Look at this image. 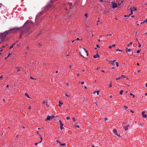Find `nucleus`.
<instances>
[{"label":"nucleus","instance_id":"f257e3e1","mask_svg":"<svg viewBox=\"0 0 147 147\" xmlns=\"http://www.w3.org/2000/svg\"><path fill=\"white\" fill-rule=\"evenodd\" d=\"M33 23V22L30 20H28L24 24V29L22 30L20 34L19 38H21L22 35L26 36L29 34L31 32L29 30L31 25Z\"/></svg>","mask_w":147,"mask_h":147},{"label":"nucleus","instance_id":"f03ea898","mask_svg":"<svg viewBox=\"0 0 147 147\" xmlns=\"http://www.w3.org/2000/svg\"><path fill=\"white\" fill-rule=\"evenodd\" d=\"M18 29L17 28H14L7 30L3 33L0 34V39L1 40L2 42H3L4 39L6 35L9 34L16 33Z\"/></svg>","mask_w":147,"mask_h":147},{"label":"nucleus","instance_id":"7ed1b4c3","mask_svg":"<svg viewBox=\"0 0 147 147\" xmlns=\"http://www.w3.org/2000/svg\"><path fill=\"white\" fill-rule=\"evenodd\" d=\"M84 51L82 52L81 53L80 52V54L83 57L85 58V55H86L87 56H88V53L87 51L85 49H84Z\"/></svg>","mask_w":147,"mask_h":147},{"label":"nucleus","instance_id":"20e7f679","mask_svg":"<svg viewBox=\"0 0 147 147\" xmlns=\"http://www.w3.org/2000/svg\"><path fill=\"white\" fill-rule=\"evenodd\" d=\"M52 7V6L50 5H48L47 6H46L44 9V12H47L48 10Z\"/></svg>","mask_w":147,"mask_h":147},{"label":"nucleus","instance_id":"39448f33","mask_svg":"<svg viewBox=\"0 0 147 147\" xmlns=\"http://www.w3.org/2000/svg\"><path fill=\"white\" fill-rule=\"evenodd\" d=\"M113 132L117 136H118V137H120V135H118L117 134V130L116 129H114L113 130Z\"/></svg>","mask_w":147,"mask_h":147},{"label":"nucleus","instance_id":"423d86ee","mask_svg":"<svg viewBox=\"0 0 147 147\" xmlns=\"http://www.w3.org/2000/svg\"><path fill=\"white\" fill-rule=\"evenodd\" d=\"M145 113V112L144 111H143L142 112V117L144 118H146L147 117V115L145 114H144V113Z\"/></svg>","mask_w":147,"mask_h":147},{"label":"nucleus","instance_id":"0eeeda50","mask_svg":"<svg viewBox=\"0 0 147 147\" xmlns=\"http://www.w3.org/2000/svg\"><path fill=\"white\" fill-rule=\"evenodd\" d=\"M117 7V4H116L115 3H113V4L112 5V8H114L116 7Z\"/></svg>","mask_w":147,"mask_h":147},{"label":"nucleus","instance_id":"6e6552de","mask_svg":"<svg viewBox=\"0 0 147 147\" xmlns=\"http://www.w3.org/2000/svg\"><path fill=\"white\" fill-rule=\"evenodd\" d=\"M130 9L131 11V13L130 14H129L128 16H125V17H129L131 15H132L133 14V11L132 10V9Z\"/></svg>","mask_w":147,"mask_h":147},{"label":"nucleus","instance_id":"1a4fd4ad","mask_svg":"<svg viewBox=\"0 0 147 147\" xmlns=\"http://www.w3.org/2000/svg\"><path fill=\"white\" fill-rule=\"evenodd\" d=\"M129 125H128L126 126L123 127L124 128V129L125 131H127L128 129V127H129Z\"/></svg>","mask_w":147,"mask_h":147},{"label":"nucleus","instance_id":"9d476101","mask_svg":"<svg viewBox=\"0 0 147 147\" xmlns=\"http://www.w3.org/2000/svg\"><path fill=\"white\" fill-rule=\"evenodd\" d=\"M100 57V56L99 55L97 54L96 55H94L93 57L94 58H99Z\"/></svg>","mask_w":147,"mask_h":147},{"label":"nucleus","instance_id":"9b49d317","mask_svg":"<svg viewBox=\"0 0 147 147\" xmlns=\"http://www.w3.org/2000/svg\"><path fill=\"white\" fill-rule=\"evenodd\" d=\"M116 61V60H114L113 61H110V63L112 65H114V63Z\"/></svg>","mask_w":147,"mask_h":147},{"label":"nucleus","instance_id":"f8f14e48","mask_svg":"<svg viewBox=\"0 0 147 147\" xmlns=\"http://www.w3.org/2000/svg\"><path fill=\"white\" fill-rule=\"evenodd\" d=\"M125 50H126V52H130L131 51V49H128L127 48H126Z\"/></svg>","mask_w":147,"mask_h":147},{"label":"nucleus","instance_id":"ddd939ff","mask_svg":"<svg viewBox=\"0 0 147 147\" xmlns=\"http://www.w3.org/2000/svg\"><path fill=\"white\" fill-rule=\"evenodd\" d=\"M40 20H38L35 23H36V25H38L39 23L40 22Z\"/></svg>","mask_w":147,"mask_h":147},{"label":"nucleus","instance_id":"4468645a","mask_svg":"<svg viewBox=\"0 0 147 147\" xmlns=\"http://www.w3.org/2000/svg\"><path fill=\"white\" fill-rule=\"evenodd\" d=\"M50 117L49 115H48L47 116V119H46V120L48 121L50 120Z\"/></svg>","mask_w":147,"mask_h":147},{"label":"nucleus","instance_id":"2eb2a0df","mask_svg":"<svg viewBox=\"0 0 147 147\" xmlns=\"http://www.w3.org/2000/svg\"><path fill=\"white\" fill-rule=\"evenodd\" d=\"M115 44H114L111 46H110L109 47V49H111L112 47H115Z\"/></svg>","mask_w":147,"mask_h":147},{"label":"nucleus","instance_id":"dca6fc26","mask_svg":"<svg viewBox=\"0 0 147 147\" xmlns=\"http://www.w3.org/2000/svg\"><path fill=\"white\" fill-rule=\"evenodd\" d=\"M130 9H132V10L133 11H136V9L135 8V7H133L132 8H130Z\"/></svg>","mask_w":147,"mask_h":147},{"label":"nucleus","instance_id":"f3484780","mask_svg":"<svg viewBox=\"0 0 147 147\" xmlns=\"http://www.w3.org/2000/svg\"><path fill=\"white\" fill-rule=\"evenodd\" d=\"M123 1H121V3H118V5L119 6V5H121V6H122L123 5V4H122V3H123Z\"/></svg>","mask_w":147,"mask_h":147},{"label":"nucleus","instance_id":"a211bd4d","mask_svg":"<svg viewBox=\"0 0 147 147\" xmlns=\"http://www.w3.org/2000/svg\"><path fill=\"white\" fill-rule=\"evenodd\" d=\"M20 67H16V68L17 70L18 71H19L20 70Z\"/></svg>","mask_w":147,"mask_h":147},{"label":"nucleus","instance_id":"6ab92c4d","mask_svg":"<svg viewBox=\"0 0 147 147\" xmlns=\"http://www.w3.org/2000/svg\"><path fill=\"white\" fill-rule=\"evenodd\" d=\"M25 95L28 98H29L30 97L28 94L27 93H25Z\"/></svg>","mask_w":147,"mask_h":147},{"label":"nucleus","instance_id":"aec40b11","mask_svg":"<svg viewBox=\"0 0 147 147\" xmlns=\"http://www.w3.org/2000/svg\"><path fill=\"white\" fill-rule=\"evenodd\" d=\"M59 106L60 107H61V106L62 104H63V102L61 103V101H59Z\"/></svg>","mask_w":147,"mask_h":147},{"label":"nucleus","instance_id":"412c9836","mask_svg":"<svg viewBox=\"0 0 147 147\" xmlns=\"http://www.w3.org/2000/svg\"><path fill=\"white\" fill-rule=\"evenodd\" d=\"M123 92V90H121L119 92V94L121 95H122Z\"/></svg>","mask_w":147,"mask_h":147},{"label":"nucleus","instance_id":"4be33fe9","mask_svg":"<svg viewBox=\"0 0 147 147\" xmlns=\"http://www.w3.org/2000/svg\"><path fill=\"white\" fill-rule=\"evenodd\" d=\"M60 145L62 146H64L66 145V144L65 143L61 144L60 143Z\"/></svg>","mask_w":147,"mask_h":147},{"label":"nucleus","instance_id":"5701e85b","mask_svg":"<svg viewBox=\"0 0 147 147\" xmlns=\"http://www.w3.org/2000/svg\"><path fill=\"white\" fill-rule=\"evenodd\" d=\"M50 117L51 119H53L55 117L53 115H52L51 116H50Z\"/></svg>","mask_w":147,"mask_h":147},{"label":"nucleus","instance_id":"b1692460","mask_svg":"<svg viewBox=\"0 0 147 147\" xmlns=\"http://www.w3.org/2000/svg\"><path fill=\"white\" fill-rule=\"evenodd\" d=\"M63 125H60V129L61 130H62L64 129V127H63Z\"/></svg>","mask_w":147,"mask_h":147},{"label":"nucleus","instance_id":"393cba45","mask_svg":"<svg viewBox=\"0 0 147 147\" xmlns=\"http://www.w3.org/2000/svg\"><path fill=\"white\" fill-rule=\"evenodd\" d=\"M59 122L60 123V125H63V124L62 123H61V120H59Z\"/></svg>","mask_w":147,"mask_h":147},{"label":"nucleus","instance_id":"a878e982","mask_svg":"<svg viewBox=\"0 0 147 147\" xmlns=\"http://www.w3.org/2000/svg\"><path fill=\"white\" fill-rule=\"evenodd\" d=\"M130 95H131V96H132L133 98H134L135 97V96L134 94H133L132 93H130Z\"/></svg>","mask_w":147,"mask_h":147},{"label":"nucleus","instance_id":"bb28decb","mask_svg":"<svg viewBox=\"0 0 147 147\" xmlns=\"http://www.w3.org/2000/svg\"><path fill=\"white\" fill-rule=\"evenodd\" d=\"M125 77H126L125 76V75H122L121 76L120 78H125Z\"/></svg>","mask_w":147,"mask_h":147},{"label":"nucleus","instance_id":"cd10ccee","mask_svg":"<svg viewBox=\"0 0 147 147\" xmlns=\"http://www.w3.org/2000/svg\"><path fill=\"white\" fill-rule=\"evenodd\" d=\"M43 13H44L43 11H41L40 13V14L39 15L40 16V15H42L43 14Z\"/></svg>","mask_w":147,"mask_h":147},{"label":"nucleus","instance_id":"c85d7f7f","mask_svg":"<svg viewBox=\"0 0 147 147\" xmlns=\"http://www.w3.org/2000/svg\"><path fill=\"white\" fill-rule=\"evenodd\" d=\"M115 64L117 67L119 66V63L117 62H115Z\"/></svg>","mask_w":147,"mask_h":147},{"label":"nucleus","instance_id":"c756f323","mask_svg":"<svg viewBox=\"0 0 147 147\" xmlns=\"http://www.w3.org/2000/svg\"><path fill=\"white\" fill-rule=\"evenodd\" d=\"M40 140H41L40 142H39V143H41L42 142V137H40Z\"/></svg>","mask_w":147,"mask_h":147},{"label":"nucleus","instance_id":"7c9ffc66","mask_svg":"<svg viewBox=\"0 0 147 147\" xmlns=\"http://www.w3.org/2000/svg\"><path fill=\"white\" fill-rule=\"evenodd\" d=\"M46 105H47V107H49V105H48V103H47V101H46Z\"/></svg>","mask_w":147,"mask_h":147},{"label":"nucleus","instance_id":"2f4dec72","mask_svg":"<svg viewBox=\"0 0 147 147\" xmlns=\"http://www.w3.org/2000/svg\"><path fill=\"white\" fill-rule=\"evenodd\" d=\"M146 22V23H147V18L146 19V20H145L144 21V22ZM143 23V22H142L141 23V24H142Z\"/></svg>","mask_w":147,"mask_h":147},{"label":"nucleus","instance_id":"473e14b6","mask_svg":"<svg viewBox=\"0 0 147 147\" xmlns=\"http://www.w3.org/2000/svg\"><path fill=\"white\" fill-rule=\"evenodd\" d=\"M75 127H77L78 128H79V126L78 125H75Z\"/></svg>","mask_w":147,"mask_h":147},{"label":"nucleus","instance_id":"72a5a7b5","mask_svg":"<svg viewBox=\"0 0 147 147\" xmlns=\"http://www.w3.org/2000/svg\"><path fill=\"white\" fill-rule=\"evenodd\" d=\"M55 0H51L50 2L51 3H53V2L55 1Z\"/></svg>","mask_w":147,"mask_h":147},{"label":"nucleus","instance_id":"f704fd0d","mask_svg":"<svg viewBox=\"0 0 147 147\" xmlns=\"http://www.w3.org/2000/svg\"><path fill=\"white\" fill-rule=\"evenodd\" d=\"M116 51H121V50H120V49H117L116 50Z\"/></svg>","mask_w":147,"mask_h":147},{"label":"nucleus","instance_id":"c9c22d12","mask_svg":"<svg viewBox=\"0 0 147 147\" xmlns=\"http://www.w3.org/2000/svg\"><path fill=\"white\" fill-rule=\"evenodd\" d=\"M124 108L126 109L127 108V107L126 106H125L124 107Z\"/></svg>","mask_w":147,"mask_h":147},{"label":"nucleus","instance_id":"e433bc0d","mask_svg":"<svg viewBox=\"0 0 147 147\" xmlns=\"http://www.w3.org/2000/svg\"><path fill=\"white\" fill-rule=\"evenodd\" d=\"M109 88H111L112 87V84L111 83L109 84Z\"/></svg>","mask_w":147,"mask_h":147},{"label":"nucleus","instance_id":"4c0bfd02","mask_svg":"<svg viewBox=\"0 0 147 147\" xmlns=\"http://www.w3.org/2000/svg\"><path fill=\"white\" fill-rule=\"evenodd\" d=\"M65 96H67V97H70V96H69L67 94H65Z\"/></svg>","mask_w":147,"mask_h":147},{"label":"nucleus","instance_id":"58836bf2","mask_svg":"<svg viewBox=\"0 0 147 147\" xmlns=\"http://www.w3.org/2000/svg\"><path fill=\"white\" fill-rule=\"evenodd\" d=\"M85 16L86 17V18H87L88 17V15L87 13H86L85 15Z\"/></svg>","mask_w":147,"mask_h":147},{"label":"nucleus","instance_id":"ea45409f","mask_svg":"<svg viewBox=\"0 0 147 147\" xmlns=\"http://www.w3.org/2000/svg\"><path fill=\"white\" fill-rule=\"evenodd\" d=\"M15 44H13L10 47V49H11L13 47V45H14Z\"/></svg>","mask_w":147,"mask_h":147},{"label":"nucleus","instance_id":"a19ab883","mask_svg":"<svg viewBox=\"0 0 147 147\" xmlns=\"http://www.w3.org/2000/svg\"><path fill=\"white\" fill-rule=\"evenodd\" d=\"M121 78H119H119H117L116 79V80H119L120 79H121Z\"/></svg>","mask_w":147,"mask_h":147},{"label":"nucleus","instance_id":"79ce46f5","mask_svg":"<svg viewBox=\"0 0 147 147\" xmlns=\"http://www.w3.org/2000/svg\"><path fill=\"white\" fill-rule=\"evenodd\" d=\"M70 117H67V118H66V119L67 120H69L70 119Z\"/></svg>","mask_w":147,"mask_h":147},{"label":"nucleus","instance_id":"37998d69","mask_svg":"<svg viewBox=\"0 0 147 147\" xmlns=\"http://www.w3.org/2000/svg\"><path fill=\"white\" fill-rule=\"evenodd\" d=\"M69 6H71L72 5V3H69Z\"/></svg>","mask_w":147,"mask_h":147},{"label":"nucleus","instance_id":"c03bdc74","mask_svg":"<svg viewBox=\"0 0 147 147\" xmlns=\"http://www.w3.org/2000/svg\"><path fill=\"white\" fill-rule=\"evenodd\" d=\"M140 51L139 50H138L137 51V53H140Z\"/></svg>","mask_w":147,"mask_h":147},{"label":"nucleus","instance_id":"a18cd8bd","mask_svg":"<svg viewBox=\"0 0 147 147\" xmlns=\"http://www.w3.org/2000/svg\"><path fill=\"white\" fill-rule=\"evenodd\" d=\"M96 93L97 95H99V92L98 91H97Z\"/></svg>","mask_w":147,"mask_h":147},{"label":"nucleus","instance_id":"49530a36","mask_svg":"<svg viewBox=\"0 0 147 147\" xmlns=\"http://www.w3.org/2000/svg\"><path fill=\"white\" fill-rule=\"evenodd\" d=\"M141 45H140V43H139V46H138V47H141Z\"/></svg>","mask_w":147,"mask_h":147},{"label":"nucleus","instance_id":"de8ad7c7","mask_svg":"<svg viewBox=\"0 0 147 147\" xmlns=\"http://www.w3.org/2000/svg\"><path fill=\"white\" fill-rule=\"evenodd\" d=\"M46 101H43L42 102V104H45V103H46Z\"/></svg>","mask_w":147,"mask_h":147},{"label":"nucleus","instance_id":"09e8293b","mask_svg":"<svg viewBox=\"0 0 147 147\" xmlns=\"http://www.w3.org/2000/svg\"><path fill=\"white\" fill-rule=\"evenodd\" d=\"M72 119L73 120V121H74V122H75V118H72Z\"/></svg>","mask_w":147,"mask_h":147},{"label":"nucleus","instance_id":"8fccbe9b","mask_svg":"<svg viewBox=\"0 0 147 147\" xmlns=\"http://www.w3.org/2000/svg\"><path fill=\"white\" fill-rule=\"evenodd\" d=\"M28 109H31V107L30 106H29L28 108Z\"/></svg>","mask_w":147,"mask_h":147},{"label":"nucleus","instance_id":"3c124183","mask_svg":"<svg viewBox=\"0 0 147 147\" xmlns=\"http://www.w3.org/2000/svg\"><path fill=\"white\" fill-rule=\"evenodd\" d=\"M56 142H58V143H59L60 144L61 143L59 141H58V140H56Z\"/></svg>","mask_w":147,"mask_h":147},{"label":"nucleus","instance_id":"603ef678","mask_svg":"<svg viewBox=\"0 0 147 147\" xmlns=\"http://www.w3.org/2000/svg\"><path fill=\"white\" fill-rule=\"evenodd\" d=\"M96 47H98V48H99V45H96Z\"/></svg>","mask_w":147,"mask_h":147},{"label":"nucleus","instance_id":"864d4df0","mask_svg":"<svg viewBox=\"0 0 147 147\" xmlns=\"http://www.w3.org/2000/svg\"><path fill=\"white\" fill-rule=\"evenodd\" d=\"M3 77V76H0V79H2Z\"/></svg>","mask_w":147,"mask_h":147},{"label":"nucleus","instance_id":"5fc2aeb1","mask_svg":"<svg viewBox=\"0 0 147 147\" xmlns=\"http://www.w3.org/2000/svg\"><path fill=\"white\" fill-rule=\"evenodd\" d=\"M130 111L132 113H134V111H132L131 110H130Z\"/></svg>","mask_w":147,"mask_h":147},{"label":"nucleus","instance_id":"6e6d98bb","mask_svg":"<svg viewBox=\"0 0 147 147\" xmlns=\"http://www.w3.org/2000/svg\"><path fill=\"white\" fill-rule=\"evenodd\" d=\"M30 78L32 79H35L36 80V79H34V78H33L32 77H30Z\"/></svg>","mask_w":147,"mask_h":147},{"label":"nucleus","instance_id":"4d7b16f0","mask_svg":"<svg viewBox=\"0 0 147 147\" xmlns=\"http://www.w3.org/2000/svg\"><path fill=\"white\" fill-rule=\"evenodd\" d=\"M84 82H83H83H81V84H84Z\"/></svg>","mask_w":147,"mask_h":147},{"label":"nucleus","instance_id":"13d9d810","mask_svg":"<svg viewBox=\"0 0 147 147\" xmlns=\"http://www.w3.org/2000/svg\"><path fill=\"white\" fill-rule=\"evenodd\" d=\"M112 35V34H107V36H111Z\"/></svg>","mask_w":147,"mask_h":147},{"label":"nucleus","instance_id":"bf43d9fd","mask_svg":"<svg viewBox=\"0 0 147 147\" xmlns=\"http://www.w3.org/2000/svg\"><path fill=\"white\" fill-rule=\"evenodd\" d=\"M105 121H107V118H105Z\"/></svg>","mask_w":147,"mask_h":147},{"label":"nucleus","instance_id":"052dcab7","mask_svg":"<svg viewBox=\"0 0 147 147\" xmlns=\"http://www.w3.org/2000/svg\"><path fill=\"white\" fill-rule=\"evenodd\" d=\"M96 92H97V91H95L94 92L93 94H95V93H96Z\"/></svg>","mask_w":147,"mask_h":147},{"label":"nucleus","instance_id":"680f3d73","mask_svg":"<svg viewBox=\"0 0 147 147\" xmlns=\"http://www.w3.org/2000/svg\"><path fill=\"white\" fill-rule=\"evenodd\" d=\"M91 147H98V146H96V147L94 146V145H92V146Z\"/></svg>","mask_w":147,"mask_h":147},{"label":"nucleus","instance_id":"e2e57ef3","mask_svg":"<svg viewBox=\"0 0 147 147\" xmlns=\"http://www.w3.org/2000/svg\"><path fill=\"white\" fill-rule=\"evenodd\" d=\"M79 40V39L78 38H77L76 39V40Z\"/></svg>","mask_w":147,"mask_h":147},{"label":"nucleus","instance_id":"0e129e2a","mask_svg":"<svg viewBox=\"0 0 147 147\" xmlns=\"http://www.w3.org/2000/svg\"><path fill=\"white\" fill-rule=\"evenodd\" d=\"M69 85V84L68 83H67L66 84V85L67 86H68Z\"/></svg>","mask_w":147,"mask_h":147},{"label":"nucleus","instance_id":"69168bd1","mask_svg":"<svg viewBox=\"0 0 147 147\" xmlns=\"http://www.w3.org/2000/svg\"><path fill=\"white\" fill-rule=\"evenodd\" d=\"M38 143H35V144L36 145H37L38 144Z\"/></svg>","mask_w":147,"mask_h":147},{"label":"nucleus","instance_id":"338daca9","mask_svg":"<svg viewBox=\"0 0 147 147\" xmlns=\"http://www.w3.org/2000/svg\"><path fill=\"white\" fill-rule=\"evenodd\" d=\"M146 87L147 88V83H146Z\"/></svg>","mask_w":147,"mask_h":147},{"label":"nucleus","instance_id":"774afa93","mask_svg":"<svg viewBox=\"0 0 147 147\" xmlns=\"http://www.w3.org/2000/svg\"><path fill=\"white\" fill-rule=\"evenodd\" d=\"M145 95H146V96H147V93H146L145 94Z\"/></svg>","mask_w":147,"mask_h":147}]
</instances>
